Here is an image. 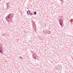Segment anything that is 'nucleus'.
I'll return each instance as SVG.
<instances>
[{"label":"nucleus","mask_w":73,"mask_h":73,"mask_svg":"<svg viewBox=\"0 0 73 73\" xmlns=\"http://www.w3.org/2000/svg\"><path fill=\"white\" fill-rule=\"evenodd\" d=\"M14 16L13 14H9L8 15L7 17H6V19L8 23H12L13 22V17Z\"/></svg>","instance_id":"f257e3e1"},{"label":"nucleus","mask_w":73,"mask_h":73,"mask_svg":"<svg viewBox=\"0 0 73 73\" xmlns=\"http://www.w3.org/2000/svg\"><path fill=\"white\" fill-rule=\"evenodd\" d=\"M3 45L0 44V53H1V54L3 53Z\"/></svg>","instance_id":"f03ea898"},{"label":"nucleus","mask_w":73,"mask_h":73,"mask_svg":"<svg viewBox=\"0 0 73 73\" xmlns=\"http://www.w3.org/2000/svg\"><path fill=\"white\" fill-rule=\"evenodd\" d=\"M59 21L60 25L62 26V24H63V20L62 19H61L59 20Z\"/></svg>","instance_id":"7ed1b4c3"},{"label":"nucleus","mask_w":73,"mask_h":73,"mask_svg":"<svg viewBox=\"0 0 73 73\" xmlns=\"http://www.w3.org/2000/svg\"><path fill=\"white\" fill-rule=\"evenodd\" d=\"M27 15H30L31 14V11L28 10L27 12Z\"/></svg>","instance_id":"20e7f679"},{"label":"nucleus","mask_w":73,"mask_h":73,"mask_svg":"<svg viewBox=\"0 0 73 73\" xmlns=\"http://www.w3.org/2000/svg\"><path fill=\"white\" fill-rule=\"evenodd\" d=\"M37 13L36 12V11H34V15H36Z\"/></svg>","instance_id":"39448f33"},{"label":"nucleus","mask_w":73,"mask_h":73,"mask_svg":"<svg viewBox=\"0 0 73 73\" xmlns=\"http://www.w3.org/2000/svg\"><path fill=\"white\" fill-rule=\"evenodd\" d=\"M47 33V32L46 31H45V32H44V34H45V35H47V34H46Z\"/></svg>","instance_id":"423d86ee"},{"label":"nucleus","mask_w":73,"mask_h":73,"mask_svg":"<svg viewBox=\"0 0 73 73\" xmlns=\"http://www.w3.org/2000/svg\"><path fill=\"white\" fill-rule=\"evenodd\" d=\"M49 33H48V35H49V34H50L51 33H50L51 32L50 31H49Z\"/></svg>","instance_id":"0eeeda50"},{"label":"nucleus","mask_w":73,"mask_h":73,"mask_svg":"<svg viewBox=\"0 0 73 73\" xmlns=\"http://www.w3.org/2000/svg\"><path fill=\"white\" fill-rule=\"evenodd\" d=\"M33 13H30V16H32L33 15Z\"/></svg>","instance_id":"6e6552de"},{"label":"nucleus","mask_w":73,"mask_h":73,"mask_svg":"<svg viewBox=\"0 0 73 73\" xmlns=\"http://www.w3.org/2000/svg\"><path fill=\"white\" fill-rule=\"evenodd\" d=\"M20 58H21V59H23V58L22 56H20Z\"/></svg>","instance_id":"1a4fd4ad"},{"label":"nucleus","mask_w":73,"mask_h":73,"mask_svg":"<svg viewBox=\"0 0 73 73\" xmlns=\"http://www.w3.org/2000/svg\"><path fill=\"white\" fill-rule=\"evenodd\" d=\"M44 32V33L45 32V31H43V32Z\"/></svg>","instance_id":"9d476101"},{"label":"nucleus","mask_w":73,"mask_h":73,"mask_svg":"<svg viewBox=\"0 0 73 73\" xmlns=\"http://www.w3.org/2000/svg\"><path fill=\"white\" fill-rule=\"evenodd\" d=\"M35 59H36V58L35 57Z\"/></svg>","instance_id":"9b49d317"},{"label":"nucleus","mask_w":73,"mask_h":73,"mask_svg":"<svg viewBox=\"0 0 73 73\" xmlns=\"http://www.w3.org/2000/svg\"><path fill=\"white\" fill-rule=\"evenodd\" d=\"M60 1H62V0H60Z\"/></svg>","instance_id":"f8f14e48"},{"label":"nucleus","mask_w":73,"mask_h":73,"mask_svg":"<svg viewBox=\"0 0 73 73\" xmlns=\"http://www.w3.org/2000/svg\"><path fill=\"white\" fill-rule=\"evenodd\" d=\"M1 1V0H0V1Z\"/></svg>","instance_id":"ddd939ff"},{"label":"nucleus","mask_w":73,"mask_h":73,"mask_svg":"<svg viewBox=\"0 0 73 73\" xmlns=\"http://www.w3.org/2000/svg\"><path fill=\"white\" fill-rule=\"evenodd\" d=\"M33 57L34 56H33Z\"/></svg>","instance_id":"4468645a"},{"label":"nucleus","mask_w":73,"mask_h":73,"mask_svg":"<svg viewBox=\"0 0 73 73\" xmlns=\"http://www.w3.org/2000/svg\"><path fill=\"white\" fill-rule=\"evenodd\" d=\"M60 67H61V66H60Z\"/></svg>","instance_id":"2eb2a0df"},{"label":"nucleus","mask_w":73,"mask_h":73,"mask_svg":"<svg viewBox=\"0 0 73 73\" xmlns=\"http://www.w3.org/2000/svg\"><path fill=\"white\" fill-rule=\"evenodd\" d=\"M7 6H8V5H7Z\"/></svg>","instance_id":"dca6fc26"}]
</instances>
